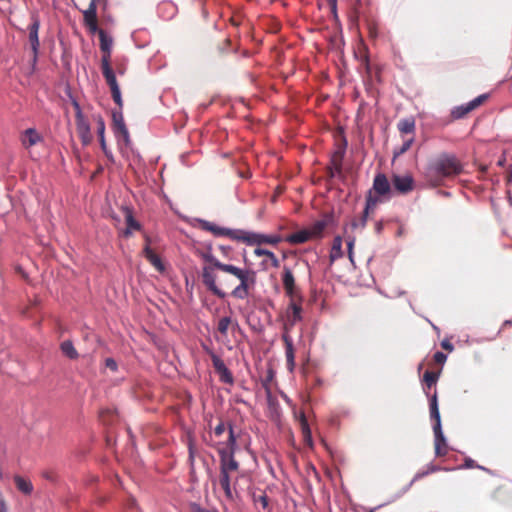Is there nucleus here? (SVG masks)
<instances>
[{
    "label": "nucleus",
    "mask_w": 512,
    "mask_h": 512,
    "mask_svg": "<svg viewBox=\"0 0 512 512\" xmlns=\"http://www.w3.org/2000/svg\"><path fill=\"white\" fill-rule=\"evenodd\" d=\"M235 446V438L231 433H227V445L224 442L215 441V447L221 456V471L219 478V486L223 490L227 499H233L234 488L232 482L234 481L235 474L238 471V463L233 458Z\"/></svg>",
    "instance_id": "1"
},
{
    "label": "nucleus",
    "mask_w": 512,
    "mask_h": 512,
    "mask_svg": "<svg viewBox=\"0 0 512 512\" xmlns=\"http://www.w3.org/2000/svg\"><path fill=\"white\" fill-rule=\"evenodd\" d=\"M211 262L214 267L233 275L239 281V285L236 286L232 292L235 297L245 298L248 295V289L252 280L251 273L248 270H243L229 264H223L216 259H211Z\"/></svg>",
    "instance_id": "2"
},
{
    "label": "nucleus",
    "mask_w": 512,
    "mask_h": 512,
    "mask_svg": "<svg viewBox=\"0 0 512 512\" xmlns=\"http://www.w3.org/2000/svg\"><path fill=\"white\" fill-rule=\"evenodd\" d=\"M436 171L442 176H451L461 171V166L454 157L444 156L436 163Z\"/></svg>",
    "instance_id": "3"
},
{
    "label": "nucleus",
    "mask_w": 512,
    "mask_h": 512,
    "mask_svg": "<svg viewBox=\"0 0 512 512\" xmlns=\"http://www.w3.org/2000/svg\"><path fill=\"white\" fill-rule=\"evenodd\" d=\"M431 416L435 419L436 424L434 426V433L436 437V452L440 454V442L444 441L443 434L441 431L440 414L437 406L436 397H433L431 403Z\"/></svg>",
    "instance_id": "4"
},
{
    "label": "nucleus",
    "mask_w": 512,
    "mask_h": 512,
    "mask_svg": "<svg viewBox=\"0 0 512 512\" xmlns=\"http://www.w3.org/2000/svg\"><path fill=\"white\" fill-rule=\"evenodd\" d=\"M254 254L257 257H261L262 258V263L261 264H262L264 269L276 268V267L279 266L278 259L276 258L274 253H272L269 250H266V249L261 248V247H256L254 249Z\"/></svg>",
    "instance_id": "5"
},
{
    "label": "nucleus",
    "mask_w": 512,
    "mask_h": 512,
    "mask_svg": "<svg viewBox=\"0 0 512 512\" xmlns=\"http://www.w3.org/2000/svg\"><path fill=\"white\" fill-rule=\"evenodd\" d=\"M42 141V136L33 128L26 129L21 134V143L25 149H30L40 144Z\"/></svg>",
    "instance_id": "6"
},
{
    "label": "nucleus",
    "mask_w": 512,
    "mask_h": 512,
    "mask_svg": "<svg viewBox=\"0 0 512 512\" xmlns=\"http://www.w3.org/2000/svg\"><path fill=\"white\" fill-rule=\"evenodd\" d=\"M235 329V324L232 322L231 318L229 317H223L219 320L217 331H218V339L223 342L227 343L229 334Z\"/></svg>",
    "instance_id": "7"
},
{
    "label": "nucleus",
    "mask_w": 512,
    "mask_h": 512,
    "mask_svg": "<svg viewBox=\"0 0 512 512\" xmlns=\"http://www.w3.org/2000/svg\"><path fill=\"white\" fill-rule=\"evenodd\" d=\"M113 128L116 137L128 143L129 135L121 113H113Z\"/></svg>",
    "instance_id": "8"
},
{
    "label": "nucleus",
    "mask_w": 512,
    "mask_h": 512,
    "mask_svg": "<svg viewBox=\"0 0 512 512\" xmlns=\"http://www.w3.org/2000/svg\"><path fill=\"white\" fill-rule=\"evenodd\" d=\"M485 99H486L485 95L478 96L477 98H475L474 100L470 101L469 103H467L465 105H462V106H459V107H456L452 111V114L456 118L463 117L467 113L471 112L472 110H474L475 108L480 106L485 101Z\"/></svg>",
    "instance_id": "9"
},
{
    "label": "nucleus",
    "mask_w": 512,
    "mask_h": 512,
    "mask_svg": "<svg viewBox=\"0 0 512 512\" xmlns=\"http://www.w3.org/2000/svg\"><path fill=\"white\" fill-rule=\"evenodd\" d=\"M84 16V22L90 32L95 33L98 32V24H97V17H96V3L94 1H91L88 9H86L83 13Z\"/></svg>",
    "instance_id": "10"
},
{
    "label": "nucleus",
    "mask_w": 512,
    "mask_h": 512,
    "mask_svg": "<svg viewBox=\"0 0 512 512\" xmlns=\"http://www.w3.org/2000/svg\"><path fill=\"white\" fill-rule=\"evenodd\" d=\"M123 214L126 222V228L121 230V234L123 237H130L135 231L140 229V225L133 218L131 211L127 207L123 208Z\"/></svg>",
    "instance_id": "11"
},
{
    "label": "nucleus",
    "mask_w": 512,
    "mask_h": 512,
    "mask_svg": "<svg viewBox=\"0 0 512 512\" xmlns=\"http://www.w3.org/2000/svg\"><path fill=\"white\" fill-rule=\"evenodd\" d=\"M77 131L83 144L87 145L91 142L92 135L90 133L89 124L80 113L77 114Z\"/></svg>",
    "instance_id": "12"
},
{
    "label": "nucleus",
    "mask_w": 512,
    "mask_h": 512,
    "mask_svg": "<svg viewBox=\"0 0 512 512\" xmlns=\"http://www.w3.org/2000/svg\"><path fill=\"white\" fill-rule=\"evenodd\" d=\"M203 282L214 294L219 297L225 296L223 290L216 285L215 275L208 268H205L203 271Z\"/></svg>",
    "instance_id": "13"
},
{
    "label": "nucleus",
    "mask_w": 512,
    "mask_h": 512,
    "mask_svg": "<svg viewBox=\"0 0 512 512\" xmlns=\"http://www.w3.org/2000/svg\"><path fill=\"white\" fill-rule=\"evenodd\" d=\"M227 433H231L233 435V432L231 429H227V427L223 423H219L213 430L211 434V442L215 446V441H222L224 442V446L227 445Z\"/></svg>",
    "instance_id": "14"
},
{
    "label": "nucleus",
    "mask_w": 512,
    "mask_h": 512,
    "mask_svg": "<svg viewBox=\"0 0 512 512\" xmlns=\"http://www.w3.org/2000/svg\"><path fill=\"white\" fill-rule=\"evenodd\" d=\"M393 183L395 188L402 193L412 189V178L409 175L394 176Z\"/></svg>",
    "instance_id": "15"
},
{
    "label": "nucleus",
    "mask_w": 512,
    "mask_h": 512,
    "mask_svg": "<svg viewBox=\"0 0 512 512\" xmlns=\"http://www.w3.org/2000/svg\"><path fill=\"white\" fill-rule=\"evenodd\" d=\"M374 191L379 195H385L389 192L390 185L387 178L384 175L376 176L373 185Z\"/></svg>",
    "instance_id": "16"
},
{
    "label": "nucleus",
    "mask_w": 512,
    "mask_h": 512,
    "mask_svg": "<svg viewBox=\"0 0 512 512\" xmlns=\"http://www.w3.org/2000/svg\"><path fill=\"white\" fill-rule=\"evenodd\" d=\"M144 255L159 272L164 271V265L161 259L150 249L149 246L144 248Z\"/></svg>",
    "instance_id": "17"
},
{
    "label": "nucleus",
    "mask_w": 512,
    "mask_h": 512,
    "mask_svg": "<svg viewBox=\"0 0 512 512\" xmlns=\"http://www.w3.org/2000/svg\"><path fill=\"white\" fill-rule=\"evenodd\" d=\"M301 317V308L295 304L291 303L286 311V319L290 324H294Z\"/></svg>",
    "instance_id": "18"
},
{
    "label": "nucleus",
    "mask_w": 512,
    "mask_h": 512,
    "mask_svg": "<svg viewBox=\"0 0 512 512\" xmlns=\"http://www.w3.org/2000/svg\"><path fill=\"white\" fill-rule=\"evenodd\" d=\"M38 30L39 23L34 22L30 27L29 40L34 54L36 55L38 47H39V39H38Z\"/></svg>",
    "instance_id": "19"
},
{
    "label": "nucleus",
    "mask_w": 512,
    "mask_h": 512,
    "mask_svg": "<svg viewBox=\"0 0 512 512\" xmlns=\"http://www.w3.org/2000/svg\"><path fill=\"white\" fill-rule=\"evenodd\" d=\"M313 235L311 233L310 229H304L302 231H299L297 233H294L288 237V241L291 243H303L310 238H312Z\"/></svg>",
    "instance_id": "20"
},
{
    "label": "nucleus",
    "mask_w": 512,
    "mask_h": 512,
    "mask_svg": "<svg viewBox=\"0 0 512 512\" xmlns=\"http://www.w3.org/2000/svg\"><path fill=\"white\" fill-rule=\"evenodd\" d=\"M398 129L402 134H413L415 130V121L413 118H406L398 123Z\"/></svg>",
    "instance_id": "21"
},
{
    "label": "nucleus",
    "mask_w": 512,
    "mask_h": 512,
    "mask_svg": "<svg viewBox=\"0 0 512 512\" xmlns=\"http://www.w3.org/2000/svg\"><path fill=\"white\" fill-rule=\"evenodd\" d=\"M15 484L17 488L24 494H30L32 492V484L29 480L22 477H15Z\"/></svg>",
    "instance_id": "22"
},
{
    "label": "nucleus",
    "mask_w": 512,
    "mask_h": 512,
    "mask_svg": "<svg viewBox=\"0 0 512 512\" xmlns=\"http://www.w3.org/2000/svg\"><path fill=\"white\" fill-rule=\"evenodd\" d=\"M99 37H100V46L102 51L105 52V54L110 55V50L112 47V39L108 37L104 31L99 30Z\"/></svg>",
    "instance_id": "23"
},
{
    "label": "nucleus",
    "mask_w": 512,
    "mask_h": 512,
    "mask_svg": "<svg viewBox=\"0 0 512 512\" xmlns=\"http://www.w3.org/2000/svg\"><path fill=\"white\" fill-rule=\"evenodd\" d=\"M96 122H97V131H98L101 147L106 152V143H105V137H104L105 123L100 116L96 117Z\"/></svg>",
    "instance_id": "24"
},
{
    "label": "nucleus",
    "mask_w": 512,
    "mask_h": 512,
    "mask_svg": "<svg viewBox=\"0 0 512 512\" xmlns=\"http://www.w3.org/2000/svg\"><path fill=\"white\" fill-rule=\"evenodd\" d=\"M300 425H301V430H302V435H303L304 441L307 443V445H309L311 447L312 446L311 432H310V429L308 427L307 421L304 418V416H301Z\"/></svg>",
    "instance_id": "25"
},
{
    "label": "nucleus",
    "mask_w": 512,
    "mask_h": 512,
    "mask_svg": "<svg viewBox=\"0 0 512 512\" xmlns=\"http://www.w3.org/2000/svg\"><path fill=\"white\" fill-rule=\"evenodd\" d=\"M285 341H286V358H287L288 368L290 371H292L294 369V365H295L294 351H293L291 342L288 341L287 338H285Z\"/></svg>",
    "instance_id": "26"
},
{
    "label": "nucleus",
    "mask_w": 512,
    "mask_h": 512,
    "mask_svg": "<svg viewBox=\"0 0 512 512\" xmlns=\"http://www.w3.org/2000/svg\"><path fill=\"white\" fill-rule=\"evenodd\" d=\"M202 227L206 230L211 231L214 235H228L230 233L229 230L218 227L208 222H203Z\"/></svg>",
    "instance_id": "27"
},
{
    "label": "nucleus",
    "mask_w": 512,
    "mask_h": 512,
    "mask_svg": "<svg viewBox=\"0 0 512 512\" xmlns=\"http://www.w3.org/2000/svg\"><path fill=\"white\" fill-rule=\"evenodd\" d=\"M61 350L69 358L77 357V352H76L73 344L70 341H64L61 344Z\"/></svg>",
    "instance_id": "28"
},
{
    "label": "nucleus",
    "mask_w": 512,
    "mask_h": 512,
    "mask_svg": "<svg viewBox=\"0 0 512 512\" xmlns=\"http://www.w3.org/2000/svg\"><path fill=\"white\" fill-rule=\"evenodd\" d=\"M342 255V239L340 237L335 238L332 246L331 256L337 258Z\"/></svg>",
    "instance_id": "29"
},
{
    "label": "nucleus",
    "mask_w": 512,
    "mask_h": 512,
    "mask_svg": "<svg viewBox=\"0 0 512 512\" xmlns=\"http://www.w3.org/2000/svg\"><path fill=\"white\" fill-rule=\"evenodd\" d=\"M283 282H284V286H285L286 290L288 291V293H291L292 289H293V285H294V278H293V275L291 274V272H289V271L285 272L284 277H283Z\"/></svg>",
    "instance_id": "30"
},
{
    "label": "nucleus",
    "mask_w": 512,
    "mask_h": 512,
    "mask_svg": "<svg viewBox=\"0 0 512 512\" xmlns=\"http://www.w3.org/2000/svg\"><path fill=\"white\" fill-rule=\"evenodd\" d=\"M326 225H327V221L321 220V221H317L311 228H309L311 230L313 237L318 236L322 232V230L324 229V227Z\"/></svg>",
    "instance_id": "31"
},
{
    "label": "nucleus",
    "mask_w": 512,
    "mask_h": 512,
    "mask_svg": "<svg viewBox=\"0 0 512 512\" xmlns=\"http://www.w3.org/2000/svg\"><path fill=\"white\" fill-rule=\"evenodd\" d=\"M242 240L250 245L260 247V234H247L242 237Z\"/></svg>",
    "instance_id": "32"
},
{
    "label": "nucleus",
    "mask_w": 512,
    "mask_h": 512,
    "mask_svg": "<svg viewBox=\"0 0 512 512\" xmlns=\"http://www.w3.org/2000/svg\"><path fill=\"white\" fill-rule=\"evenodd\" d=\"M110 88H111V92H112V96H113V99L114 101L119 105L121 106L122 105V98H121V93H120V89H119V86L117 83H114V84H111L109 85Z\"/></svg>",
    "instance_id": "33"
},
{
    "label": "nucleus",
    "mask_w": 512,
    "mask_h": 512,
    "mask_svg": "<svg viewBox=\"0 0 512 512\" xmlns=\"http://www.w3.org/2000/svg\"><path fill=\"white\" fill-rule=\"evenodd\" d=\"M102 70H103L104 77L109 85L117 83L115 74H114L113 70L111 69V67H106V68H103Z\"/></svg>",
    "instance_id": "34"
},
{
    "label": "nucleus",
    "mask_w": 512,
    "mask_h": 512,
    "mask_svg": "<svg viewBox=\"0 0 512 512\" xmlns=\"http://www.w3.org/2000/svg\"><path fill=\"white\" fill-rule=\"evenodd\" d=\"M280 241H281V238L279 236H275V235L267 236V235L260 234V245L264 244V243L275 245V244L279 243Z\"/></svg>",
    "instance_id": "35"
},
{
    "label": "nucleus",
    "mask_w": 512,
    "mask_h": 512,
    "mask_svg": "<svg viewBox=\"0 0 512 512\" xmlns=\"http://www.w3.org/2000/svg\"><path fill=\"white\" fill-rule=\"evenodd\" d=\"M438 379V374L433 372H426L424 374V380L427 383V385L430 387L436 383Z\"/></svg>",
    "instance_id": "36"
},
{
    "label": "nucleus",
    "mask_w": 512,
    "mask_h": 512,
    "mask_svg": "<svg viewBox=\"0 0 512 512\" xmlns=\"http://www.w3.org/2000/svg\"><path fill=\"white\" fill-rule=\"evenodd\" d=\"M217 367L222 370V378L224 381L226 382H230L231 381V377L229 376L226 368H224V366L222 364H218L216 363Z\"/></svg>",
    "instance_id": "37"
},
{
    "label": "nucleus",
    "mask_w": 512,
    "mask_h": 512,
    "mask_svg": "<svg viewBox=\"0 0 512 512\" xmlns=\"http://www.w3.org/2000/svg\"><path fill=\"white\" fill-rule=\"evenodd\" d=\"M412 142H413V138H412V137H411V138H409V139H407V140L403 143V145H402V147L400 148V150H399L398 154H402V153L406 152V151L410 148V146H411Z\"/></svg>",
    "instance_id": "38"
},
{
    "label": "nucleus",
    "mask_w": 512,
    "mask_h": 512,
    "mask_svg": "<svg viewBox=\"0 0 512 512\" xmlns=\"http://www.w3.org/2000/svg\"><path fill=\"white\" fill-rule=\"evenodd\" d=\"M105 365H106L107 368H109L112 371H116V369H117V363L112 358H107L105 360Z\"/></svg>",
    "instance_id": "39"
},
{
    "label": "nucleus",
    "mask_w": 512,
    "mask_h": 512,
    "mask_svg": "<svg viewBox=\"0 0 512 512\" xmlns=\"http://www.w3.org/2000/svg\"><path fill=\"white\" fill-rule=\"evenodd\" d=\"M434 359L437 363L443 364L446 361V355L441 352H437Z\"/></svg>",
    "instance_id": "40"
},
{
    "label": "nucleus",
    "mask_w": 512,
    "mask_h": 512,
    "mask_svg": "<svg viewBox=\"0 0 512 512\" xmlns=\"http://www.w3.org/2000/svg\"><path fill=\"white\" fill-rule=\"evenodd\" d=\"M377 201L372 198V196H369L366 204V212L376 206Z\"/></svg>",
    "instance_id": "41"
},
{
    "label": "nucleus",
    "mask_w": 512,
    "mask_h": 512,
    "mask_svg": "<svg viewBox=\"0 0 512 512\" xmlns=\"http://www.w3.org/2000/svg\"><path fill=\"white\" fill-rule=\"evenodd\" d=\"M353 245H354V241L349 240L348 241V255H349V259L351 262H353Z\"/></svg>",
    "instance_id": "42"
},
{
    "label": "nucleus",
    "mask_w": 512,
    "mask_h": 512,
    "mask_svg": "<svg viewBox=\"0 0 512 512\" xmlns=\"http://www.w3.org/2000/svg\"><path fill=\"white\" fill-rule=\"evenodd\" d=\"M6 511H7L6 502H5L2 494L0 493V512H6Z\"/></svg>",
    "instance_id": "43"
},
{
    "label": "nucleus",
    "mask_w": 512,
    "mask_h": 512,
    "mask_svg": "<svg viewBox=\"0 0 512 512\" xmlns=\"http://www.w3.org/2000/svg\"><path fill=\"white\" fill-rule=\"evenodd\" d=\"M109 57H110V55L105 54L104 57L102 58V69L106 68V67H110Z\"/></svg>",
    "instance_id": "44"
},
{
    "label": "nucleus",
    "mask_w": 512,
    "mask_h": 512,
    "mask_svg": "<svg viewBox=\"0 0 512 512\" xmlns=\"http://www.w3.org/2000/svg\"><path fill=\"white\" fill-rule=\"evenodd\" d=\"M441 345H442V347L445 350H448V351H452L453 350L452 344L449 341H447V340H444Z\"/></svg>",
    "instance_id": "45"
},
{
    "label": "nucleus",
    "mask_w": 512,
    "mask_h": 512,
    "mask_svg": "<svg viewBox=\"0 0 512 512\" xmlns=\"http://www.w3.org/2000/svg\"><path fill=\"white\" fill-rule=\"evenodd\" d=\"M261 501H262L263 506L265 507L266 506V499L265 498H261Z\"/></svg>",
    "instance_id": "46"
},
{
    "label": "nucleus",
    "mask_w": 512,
    "mask_h": 512,
    "mask_svg": "<svg viewBox=\"0 0 512 512\" xmlns=\"http://www.w3.org/2000/svg\"><path fill=\"white\" fill-rule=\"evenodd\" d=\"M332 2H333V5H334L335 4V0H332Z\"/></svg>",
    "instance_id": "47"
}]
</instances>
